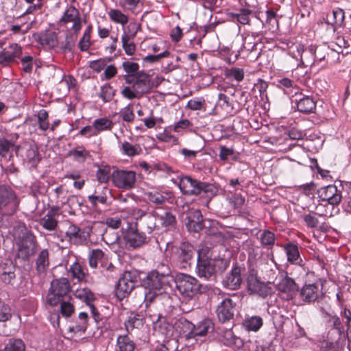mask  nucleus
<instances>
[{
  "label": "nucleus",
  "instance_id": "aec40b11",
  "mask_svg": "<svg viewBox=\"0 0 351 351\" xmlns=\"http://www.w3.org/2000/svg\"><path fill=\"white\" fill-rule=\"evenodd\" d=\"M123 239L129 247L136 248L145 243L147 237L144 233L130 229L127 231Z\"/></svg>",
  "mask_w": 351,
  "mask_h": 351
},
{
  "label": "nucleus",
  "instance_id": "4be33fe9",
  "mask_svg": "<svg viewBox=\"0 0 351 351\" xmlns=\"http://www.w3.org/2000/svg\"><path fill=\"white\" fill-rule=\"evenodd\" d=\"M49 267V252L47 249L42 250L35 261V267L38 275L45 276Z\"/></svg>",
  "mask_w": 351,
  "mask_h": 351
},
{
  "label": "nucleus",
  "instance_id": "a878e982",
  "mask_svg": "<svg viewBox=\"0 0 351 351\" xmlns=\"http://www.w3.org/2000/svg\"><path fill=\"white\" fill-rule=\"evenodd\" d=\"M36 40L41 45L49 49L54 48L58 45L57 33L53 31H45L38 35Z\"/></svg>",
  "mask_w": 351,
  "mask_h": 351
},
{
  "label": "nucleus",
  "instance_id": "58836bf2",
  "mask_svg": "<svg viewBox=\"0 0 351 351\" xmlns=\"http://www.w3.org/2000/svg\"><path fill=\"white\" fill-rule=\"evenodd\" d=\"M104 259V253L100 249L93 250L88 255L89 265L92 268H97L99 263L102 264Z\"/></svg>",
  "mask_w": 351,
  "mask_h": 351
},
{
  "label": "nucleus",
  "instance_id": "e2e57ef3",
  "mask_svg": "<svg viewBox=\"0 0 351 351\" xmlns=\"http://www.w3.org/2000/svg\"><path fill=\"white\" fill-rule=\"evenodd\" d=\"M12 316L10 308L0 300V322H5Z\"/></svg>",
  "mask_w": 351,
  "mask_h": 351
},
{
  "label": "nucleus",
  "instance_id": "20e7f679",
  "mask_svg": "<svg viewBox=\"0 0 351 351\" xmlns=\"http://www.w3.org/2000/svg\"><path fill=\"white\" fill-rule=\"evenodd\" d=\"M179 293L186 299L191 300L204 291L205 287L194 277L180 274L176 279Z\"/></svg>",
  "mask_w": 351,
  "mask_h": 351
},
{
  "label": "nucleus",
  "instance_id": "dca6fc26",
  "mask_svg": "<svg viewBox=\"0 0 351 351\" xmlns=\"http://www.w3.org/2000/svg\"><path fill=\"white\" fill-rule=\"evenodd\" d=\"M22 54V48L16 43L5 47L0 51V64L8 65L19 58Z\"/></svg>",
  "mask_w": 351,
  "mask_h": 351
},
{
  "label": "nucleus",
  "instance_id": "49530a36",
  "mask_svg": "<svg viewBox=\"0 0 351 351\" xmlns=\"http://www.w3.org/2000/svg\"><path fill=\"white\" fill-rule=\"evenodd\" d=\"M74 295L76 298L84 301L87 304H90L95 300L93 293L86 288L77 289Z\"/></svg>",
  "mask_w": 351,
  "mask_h": 351
},
{
  "label": "nucleus",
  "instance_id": "7c9ffc66",
  "mask_svg": "<svg viewBox=\"0 0 351 351\" xmlns=\"http://www.w3.org/2000/svg\"><path fill=\"white\" fill-rule=\"evenodd\" d=\"M263 325L261 317L253 315L246 317L243 321V326L248 331L257 332Z\"/></svg>",
  "mask_w": 351,
  "mask_h": 351
},
{
  "label": "nucleus",
  "instance_id": "8fccbe9b",
  "mask_svg": "<svg viewBox=\"0 0 351 351\" xmlns=\"http://www.w3.org/2000/svg\"><path fill=\"white\" fill-rule=\"evenodd\" d=\"M121 42L125 53L128 56H132L136 51V45L134 42L130 40V36L124 34L121 37Z\"/></svg>",
  "mask_w": 351,
  "mask_h": 351
},
{
  "label": "nucleus",
  "instance_id": "864d4df0",
  "mask_svg": "<svg viewBox=\"0 0 351 351\" xmlns=\"http://www.w3.org/2000/svg\"><path fill=\"white\" fill-rule=\"evenodd\" d=\"M48 112L43 109L38 112V122L39 128L43 131H46L49 127V123L48 121Z\"/></svg>",
  "mask_w": 351,
  "mask_h": 351
},
{
  "label": "nucleus",
  "instance_id": "338daca9",
  "mask_svg": "<svg viewBox=\"0 0 351 351\" xmlns=\"http://www.w3.org/2000/svg\"><path fill=\"white\" fill-rule=\"evenodd\" d=\"M79 134L86 138H90L98 135L93 123L91 125H86L82 128Z\"/></svg>",
  "mask_w": 351,
  "mask_h": 351
},
{
  "label": "nucleus",
  "instance_id": "c03bdc74",
  "mask_svg": "<svg viewBox=\"0 0 351 351\" xmlns=\"http://www.w3.org/2000/svg\"><path fill=\"white\" fill-rule=\"evenodd\" d=\"M344 18V11L340 8L333 10L332 14L327 16L329 23L337 26H341L343 24Z\"/></svg>",
  "mask_w": 351,
  "mask_h": 351
},
{
  "label": "nucleus",
  "instance_id": "6e6552de",
  "mask_svg": "<svg viewBox=\"0 0 351 351\" xmlns=\"http://www.w3.org/2000/svg\"><path fill=\"white\" fill-rule=\"evenodd\" d=\"M274 284L280 293L282 298L287 300L294 298L299 290L295 280L289 277L285 271L279 272L278 278H276Z\"/></svg>",
  "mask_w": 351,
  "mask_h": 351
},
{
  "label": "nucleus",
  "instance_id": "c756f323",
  "mask_svg": "<svg viewBox=\"0 0 351 351\" xmlns=\"http://www.w3.org/2000/svg\"><path fill=\"white\" fill-rule=\"evenodd\" d=\"M69 274L73 280H76L78 282H85L86 274L84 267L77 261L73 263L68 270Z\"/></svg>",
  "mask_w": 351,
  "mask_h": 351
},
{
  "label": "nucleus",
  "instance_id": "ddd939ff",
  "mask_svg": "<svg viewBox=\"0 0 351 351\" xmlns=\"http://www.w3.org/2000/svg\"><path fill=\"white\" fill-rule=\"evenodd\" d=\"M136 180V173L133 171L115 170L111 175L113 184L123 190H130L134 188Z\"/></svg>",
  "mask_w": 351,
  "mask_h": 351
},
{
  "label": "nucleus",
  "instance_id": "37998d69",
  "mask_svg": "<svg viewBox=\"0 0 351 351\" xmlns=\"http://www.w3.org/2000/svg\"><path fill=\"white\" fill-rule=\"evenodd\" d=\"M157 219V210H154L147 215L145 219V223L149 230V232L160 230Z\"/></svg>",
  "mask_w": 351,
  "mask_h": 351
},
{
  "label": "nucleus",
  "instance_id": "a211bd4d",
  "mask_svg": "<svg viewBox=\"0 0 351 351\" xmlns=\"http://www.w3.org/2000/svg\"><path fill=\"white\" fill-rule=\"evenodd\" d=\"M235 303L230 298L223 300L217 306L216 313L219 320L221 322L229 321L233 317Z\"/></svg>",
  "mask_w": 351,
  "mask_h": 351
},
{
  "label": "nucleus",
  "instance_id": "412c9836",
  "mask_svg": "<svg viewBox=\"0 0 351 351\" xmlns=\"http://www.w3.org/2000/svg\"><path fill=\"white\" fill-rule=\"evenodd\" d=\"M321 294V291L316 284L304 285L300 291V296L302 301L311 303L316 301Z\"/></svg>",
  "mask_w": 351,
  "mask_h": 351
},
{
  "label": "nucleus",
  "instance_id": "6e6d98bb",
  "mask_svg": "<svg viewBox=\"0 0 351 351\" xmlns=\"http://www.w3.org/2000/svg\"><path fill=\"white\" fill-rule=\"evenodd\" d=\"M114 96L113 88L110 85H104L101 88L99 97L104 101H110Z\"/></svg>",
  "mask_w": 351,
  "mask_h": 351
},
{
  "label": "nucleus",
  "instance_id": "ea45409f",
  "mask_svg": "<svg viewBox=\"0 0 351 351\" xmlns=\"http://www.w3.org/2000/svg\"><path fill=\"white\" fill-rule=\"evenodd\" d=\"M329 49L326 45L313 46L311 45L308 48V52L313 56L314 60H323L325 59Z\"/></svg>",
  "mask_w": 351,
  "mask_h": 351
},
{
  "label": "nucleus",
  "instance_id": "13d9d810",
  "mask_svg": "<svg viewBox=\"0 0 351 351\" xmlns=\"http://www.w3.org/2000/svg\"><path fill=\"white\" fill-rule=\"evenodd\" d=\"M260 241L263 245L272 246L275 242V235L269 230H265L260 236Z\"/></svg>",
  "mask_w": 351,
  "mask_h": 351
},
{
  "label": "nucleus",
  "instance_id": "774afa93",
  "mask_svg": "<svg viewBox=\"0 0 351 351\" xmlns=\"http://www.w3.org/2000/svg\"><path fill=\"white\" fill-rule=\"evenodd\" d=\"M123 97L128 99H133L134 98L140 99L141 97L139 95L136 90L133 89L132 87L125 86L123 88L121 92Z\"/></svg>",
  "mask_w": 351,
  "mask_h": 351
},
{
  "label": "nucleus",
  "instance_id": "0e129e2a",
  "mask_svg": "<svg viewBox=\"0 0 351 351\" xmlns=\"http://www.w3.org/2000/svg\"><path fill=\"white\" fill-rule=\"evenodd\" d=\"M124 71L130 74L134 75L138 71L139 65L136 62H132L130 61H125L122 64Z\"/></svg>",
  "mask_w": 351,
  "mask_h": 351
},
{
  "label": "nucleus",
  "instance_id": "f8f14e48",
  "mask_svg": "<svg viewBox=\"0 0 351 351\" xmlns=\"http://www.w3.org/2000/svg\"><path fill=\"white\" fill-rule=\"evenodd\" d=\"M136 275L132 271H125L119 279L115 289V295L119 300L128 297L135 287Z\"/></svg>",
  "mask_w": 351,
  "mask_h": 351
},
{
  "label": "nucleus",
  "instance_id": "423d86ee",
  "mask_svg": "<svg viewBox=\"0 0 351 351\" xmlns=\"http://www.w3.org/2000/svg\"><path fill=\"white\" fill-rule=\"evenodd\" d=\"M166 276L156 271H152L149 273L143 280L142 285L148 290L145 293V300L146 302H152L154 297L162 293V289L165 284Z\"/></svg>",
  "mask_w": 351,
  "mask_h": 351
},
{
  "label": "nucleus",
  "instance_id": "6ab92c4d",
  "mask_svg": "<svg viewBox=\"0 0 351 351\" xmlns=\"http://www.w3.org/2000/svg\"><path fill=\"white\" fill-rule=\"evenodd\" d=\"M242 282L241 269L239 267H234L223 280L224 287L231 290L239 289Z\"/></svg>",
  "mask_w": 351,
  "mask_h": 351
},
{
  "label": "nucleus",
  "instance_id": "cd10ccee",
  "mask_svg": "<svg viewBox=\"0 0 351 351\" xmlns=\"http://www.w3.org/2000/svg\"><path fill=\"white\" fill-rule=\"evenodd\" d=\"M247 287L248 290L252 293H256L261 296H265L267 294V289L265 285L254 276H248Z\"/></svg>",
  "mask_w": 351,
  "mask_h": 351
},
{
  "label": "nucleus",
  "instance_id": "39448f33",
  "mask_svg": "<svg viewBox=\"0 0 351 351\" xmlns=\"http://www.w3.org/2000/svg\"><path fill=\"white\" fill-rule=\"evenodd\" d=\"M175 327L180 334L188 332L189 337L205 336L213 330V324L209 319H205L195 326L186 319L180 318L176 321Z\"/></svg>",
  "mask_w": 351,
  "mask_h": 351
},
{
  "label": "nucleus",
  "instance_id": "1a4fd4ad",
  "mask_svg": "<svg viewBox=\"0 0 351 351\" xmlns=\"http://www.w3.org/2000/svg\"><path fill=\"white\" fill-rule=\"evenodd\" d=\"M19 204L16 194L10 187L0 186V215L14 214L18 208Z\"/></svg>",
  "mask_w": 351,
  "mask_h": 351
},
{
  "label": "nucleus",
  "instance_id": "bb28decb",
  "mask_svg": "<svg viewBox=\"0 0 351 351\" xmlns=\"http://www.w3.org/2000/svg\"><path fill=\"white\" fill-rule=\"evenodd\" d=\"M119 149L121 154L128 157L139 156L143 152V149L139 144H132L126 141L119 142Z\"/></svg>",
  "mask_w": 351,
  "mask_h": 351
},
{
  "label": "nucleus",
  "instance_id": "680f3d73",
  "mask_svg": "<svg viewBox=\"0 0 351 351\" xmlns=\"http://www.w3.org/2000/svg\"><path fill=\"white\" fill-rule=\"evenodd\" d=\"M205 106V100L202 98L192 99L187 103V108L192 110L202 109Z\"/></svg>",
  "mask_w": 351,
  "mask_h": 351
},
{
  "label": "nucleus",
  "instance_id": "9b49d317",
  "mask_svg": "<svg viewBox=\"0 0 351 351\" xmlns=\"http://www.w3.org/2000/svg\"><path fill=\"white\" fill-rule=\"evenodd\" d=\"M126 82L132 83V88L142 97L149 93L152 88L151 76L143 71L137 72L134 75H129L125 77Z\"/></svg>",
  "mask_w": 351,
  "mask_h": 351
},
{
  "label": "nucleus",
  "instance_id": "5fc2aeb1",
  "mask_svg": "<svg viewBox=\"0 0 351 351\" xmlns=\"http://www.w3.org/2000/svg\"><path fill=\"white\" fill-rule=\"evenodd\" d=\"M251 11L247 9H242L239 13L232 14V16L238 22L243 25L248 24L250 22V14Z\"/></svg>",
  "mask_w": 351,
  "mask_h": 351
},
{
  "label": "nucleus",
  "instance_id": "4468645a",
  "mask_svg": "<svg viewBox=\"0 0 351 351\" xmlns=\"http://www.w3.org/2000/svg\"><path fill=\"white\" fill-rule=\"evenodd\" d=\"M317 194L322 200L326 201L332 206L339 205L342 199L341 191L335 184L320 188Z\"/></svg>",
  "mask_w": 351,
  "mask_h": 351
},
{
  "label": "nucleus",
  "instance_id": "f704fd0d",
  "mask_svg": "<svg viewBox=\"0 0 351 351\" xmlns=\"http://www.w3.org/2000/svg\"><path fill=\"white\" fill-rule=\"evenodd\" d=\"M134 348L135 343L128 335H125L118 337L117 340V351H134Z\"/></svg>",
  "mask_w": 351,
  "mask_h": 351
},
{
  "label": "nucleus",
  "instance_id": "5701e85b",
  "mask_svg": "<svg viewBox=\"0 0 351 351\" xmlns=\"http://www.w3.org/2000/svg\"><path fill=\"white\" fill-rule=\"evenodd\" d=\"M185 220L189 231L198 232L204 227L203 217L199 210L191 211Z\"/></svg>",
  "mask_w": 351,
  "mask_h": 351
},
{
  "label": "nucleus",
  "instance_id": "052dcab7",
  "mask_svg": "<svg viewBox=\"0 0 351 351\" xmlns=\"http://www.w3.org/2000/svg\"><path fill=\"white\" fill-rule=\"evenodd\" d=\"M60 311L63 316L70 317L74 313L73 304L70 302L62 301L60 303Z\"/></svg>",
  "mask_w": 351,
  "mask_h": 351
},
{
  "label": "nucleus",
  "instance_id": "b1692460",
  "mask_svg": "<svg viewBox=\"0 0 351 351\" xmlns=\"http://www.w3.org/2000/svg\"><path fill=\"white\" fill-rule=\"evenodd\" d=\"M148 200L156 205L166 203L172 197V193L167 191L151 190L145 193Z\"/></svg>",
  "mask_w": 351,
  "mask_h": 351
},
{
  "label": "nucleus",
  "instance_id": "bf43d9fd",
  "mask_svg": "<svg viewBox=\"0 0 351 351\" xmlns=\"http://www.w3.org/2000/svg\"><path fill=\"white\" fill-rule=\"evenodd\" d=\"M110 169L109 167L99 168L97 171V178L101 183H106L110 178Z\"/></svg>",
  "mask_w": 351,
  "mask_h": 351
},
{
  "label": "nucleus",
  "instance_id": "e433bc0d",
  "mask_svg": "<svg viewBox=\"0 0 351 351\" xmlns=\"http://www.w3.org/2000/svg\"><path fill=\"white\" fill-rule=\"evenodd\" d=\"M88 323V314L84 312H82L79 314L78 320L76 324L69 328V331L75 333H82L84 332L87 328Z\"/></svg>",
  "mask_w": 351,
  "mask_h": 351
},
{
  "label": "nucleus",
  "instance_id": "79ce46f5",
  "mask_svg": "<svg viewBox=\"0 0 351 351\" xmlns=\"http://www.w3.org/2000/svg\"><path fill=\"white\" fill-rule=\"evenodd\" d=\"M110 19L116 23L125 25L128 22V17L117 9H110L108 12Z\"/></svg>",
  "mask_w": 351,
  "mask_h": 351
},
{
  "label": "nucleus",
  "instance_id": "393cba45",
  "mask_svg": "<svg viewBox=\"0 0 351 351\" xmlns=\"http://www.w3.org/2000/svg\"><path fill=\"white\" fill-rule=\"evenodd\" d=\"M157 217L160 230H170L176 226V217L170 212L165 210L157 211Z\"/></svg>",
  "mask_w": 351,
  "mask_h": 351
},
{
  "label": "nucleus",
  "instance_id": "a18cd8bd",
  "mask_svg": "<svg viewBox=\"0 0 351 351\" xmlns=\"http://www.w3.org/2000/svg\"><path fill=\"white\" fill-rule=\"evenodd\" d=\"M92 29H93L92 25H89L85 29L83 36L79 42V47H80V50L82 51H87L91 45L90 34H91Z\"/></svg>",
  "mask_w": 351,
  "mask_h": 351
},
{
  "label": "nucleus",
  "instance_id": "f257e3e1",
  "mask_svg": "<svg viewBox=\"0 0 351 351\" xmlns=\"http://www.w3.org/2000/svg\"><path fill=\"white\" fill-rule=\"evenodd\" d=\"M228 266L226 259L212 258V253L208 247H203L198 250L196 272L200 278L209 279L217 271H223Z\"/></svg>",
  "mask_w": 351,
  "mask_h": 351
},
{
  "label": "nucleus",
  "instance_id": "4d7b16f0",
  "mask_svg": "<svg viewBox=\"0 0 351 351\" xmlns=\"http://www.w3.org/2000/svg\"><path fill=\"white\" fill-rule=\"evenodd\" d=\"M103 193L100 195H91L88 197L89 201L93 206H97V202L106 204L107 201L106 192L108 189L106 187L103 188Z\"/></svg>",
  "mask_w": 351,
  "mask_h": 351
},
{
  "label": "nucleus",
  "instance_id": "a19ab883",
  "mask_svg": "<svg viewBox=\"0 0 351 351\" xmlns=\"http://www.w3.org/2000/svg\"><path fill=\"white\" fill-rule=\"evenodd\" d=\"M65 236L70 243L77 244L80 239V228L74 224H70Z\"/></svg>",
  "mask_w": 351,
  "mask_h": 351
},
{
  "label": "nucleus",
  "instance_id": "4c0bfd02",
  "mask_svg": "<svg viewBox=\"0 0 351 351\" xmlns=\"http://www.w3.org/2000/svg\"><path fill=\"white\" fill-rule=\"evenodd\" d=\"M93 123L98 134L104 131H111L114 127V123L106 117L97 119Z\"/></svg>",
  "mask_w": 351,
  "mask_h": 351
},
{
  "label": "nucleus",
  "instance_id": "09e8293b",
  "mask_svg": "<svg viewBox=\"0 0 351 351\" xmlns=\"http://www.w3.org/2000/svg\"><path fill=\"white\" fill-rule=\"evenodd\" d=\"M119 114L125 122L131 123L134 121L135 115L134 113L133 105L130 104L127 106L121 109Z\"/></svg>",
  "mask_w": 351,
  "mask_h": 351
},
{
  "label": "nucleus",
  "instance_id": "3c124183",
  "mask_svg": "<svg viewBox=\"0 0 351 351\" xmlns=\"http://www.w3.org/2000/svg\"><path fill=\"white\" fill-rule=\"evenodd\" d=\"M217 104L228 113H230L233 110V105L230 98L223 93L219 94Z\"/></svg>",
  "mask_w": 351,
  "mask_h": 351
},
{
  "label": "nucleus",
  "instance_id": "c85d7f7f",
  "mask_svg": "<svg viewBox=\"0 0 351 351\" xmlns=\"http://www.w3.org/2000/svg\"><path fill=\"white\" fill-rule=\"evenodd\" d=\"M151 320L155 324V329H158V331L164 335H170L173 328H175V326H173L171 324L168 323L165 317H162L160 315H157L156 319H154L151 315H149ZM178 332V330L176 329Z\"/></svg>",
  "mask_w": 351,
  "mask_h": 351
},
{
  "label": "nucleus",
  "instance_id": "72a5a7b5",
  "mask_svg": "<svg viewBox=\"0 0 351 351\" xmlns=\"http://www.w3.org/2000/svg\"><path fill=\"white\" fill-rule=\"evenodd\" d=\"M144 317L139 314H131L125 322V326L128 332L134 328H139L143 326Z\"/></svg>",
  "mask_w": 351,
  "mask_h": 351
},
{
  "label": "nucleus",
  "instance_id": "9d476101",
  "mask_svg": "<svg viewBox=\"0 0 351 351\" xmlns=\"http://www.w3.org/2000/svg\"><path fill=\"white\" fill-rule=\"evenodd\" d=\"M178 186L181 192L186 195H198L202 192L206 193L211 191L212 189V185L199 182L190 176L181 177Z\"/></svg>",
  "mask_w": 351,
  "mask_h": 351
},
{
  "label": "nucleus",
  "instance_id": "f3484780",
  "mask_svg": "<svg viewBox=\"0 0 351 351\" xmlns=\"http://www.w3.org/2000/svg\"><path fill=\"white\" fill-rule=\"evenodd\" d=\"M60 22L64 23H73L71 29L77 34L82 29V19L80 12L74 6H69L64 12L60 19Z\"/></svg>",
  "mask_w": 351,
  "mask_h": 351
},
{
  "label": "nucleus",
  "instance_id": "c9c22d12",
  "mask_svg": "<svg viewBox=\"0 0 351 351\" xmlns=\"http://www.w3.org/2000/svg\"><path fill=\"white\" fill-rule=\"evenodd\" d=\"M316 104L313 98L310 97H304L300 99L297 103L298 110L304 113H308L315 109Z\"/></svg>",
  "mask_w": 351,
  "mask_h": 351
},
{
  "label": "nucleus",
  "instance_id": "de8ad7c7",
  "mask_svg": "<svg viewBox=\"0 0 351 351\" xmlns=\"http://www.w3.org/2000/svg\"><path fill=\"white\" fill-rule=\"evenodd\" d=\"M25 346L20 339H10L5 348L1 351H25Z\"/></svg>",
  "mask_w": 351,
  "mask_h": 351
},
{
  "label": "nucleus",
  "instance_id": "7ed1b4c3",
  "mask_svg": "<svg viewBox=\"0 0 351 351\" xmlns=\"http://www.w3.org/2000/svg\"><path fill=\"white\" fill-rule=\"evenodd\" d=\"M165 252L178 267L186 269L191 265L194 250L193 247L188 243H182L180 245H177L172 242H168Z\"/></svg>",
  "mask_w": 351,
  "mask_h": 351
},
{
  "label": "nucleus",
  "instance_id": "69168bd1",
  "mask_svg": "<svg viewBox=\"0 0 351 351\" xmlns=\"http://www.w3.org/2000/svg\"><path fill=\"white\" fill-rule=\"evenodd\" d=\"M268 88L267 83L262 79H258L257 82L254 84L253 90H258L261 97L266 95V90Z\"/></svg>",
  "mask_w": 351,
  "mask_h": 351
},
{
  "label": "nucleus",
  "instance_id": "f03ea898",
  "mask_svg": "<svg viewBox=\"0 0 351 351\" xmlns=\"http://www.w3.org/2000/svg\"><path fill=\"white\" fill-rule=\"evenodd\" d=\"M13 234L17 245L18 256L24 260L35 254L37 241L35 236L27 230L24 224H19L14 227Z\"/></svg>",
  "mask_w": 351,
  "mask_h": 351
},
{
  "label": "nucleus",
  "instance_id": "0eeeda50",
  "mask_svg": "<svg viewBox=\"0 0 351 351\" xmlns=\"http://www.w3.org/2000/svg\"><path fill=\"white\" fill-rule=\"evenodd\" d=\"M70 291L71 285L66 278L53 280L46 298L47 304L56 306Z\"/></svg>",
  "mask_w": 351,
  "mask_h": 351
},
{
  "label": "nucleus",
  "instance_id": "2eb2a0df",
  "mask_svg": "<svg viewBox=\"0 0 351 351\" xmlns=\"http://www.w3.org/2000/svg\"><path fill=\"white\" fill-rule=\"evenodd\" d=\"M62 214L60 208L53 206L48 210L47 213L39 220V224L48 231L56 230L58 221L57 217Z\"/></svg>",
  "mask_w": 351,
  "mask_h": 351
},
{
  "label": "nucleus",
  "instance_id": "603ef678",
  "mask_svg": "<svg viewBox=\"0 0 351 351\" xmlns=\"http://www.w3.org/2000/svg\"><path fill=\"white\" fill-rule=\"evenodd\" d=\"M226 75L230 79H234L237 82H241L244 78V71L243 69L232 67L226 71Z\"/></svg>",
  "mask_w": 351,
  "mask_h": 351
},
{
  "label": "nucleus",
  "instance_id": "473e14b6",
  "mask_svg": "<svg viewBox=\"0 0 351 351\" xmlns=\"http://www.w3.org/2000/svg\"><path fill=\"white\" fill-rule=\"evenodd\" d=\"M67 156L73 160L82 163L90 156V153L84 147H77L69 151Z\"/></svg>",
  "mask_w": 351,
  "mask_h": 351
},
{
  "label": "nucleus",
  "instance_id": "2f4dec72",
  "mask_svg": "<svg viewBox=\"0 0 351 351\" xmlns=\"http://www.w3.org/2000/svg\"><path fill=\"white\" fill-rule=\"evenodd\" d=\"M284 250L287 256V261L292 264H298L300 261V256L298 247L296 245L289 243L284 245Z\"/></svg>",
  "mask_w": 351,
  "mask_h": 351
}]
</instances>
